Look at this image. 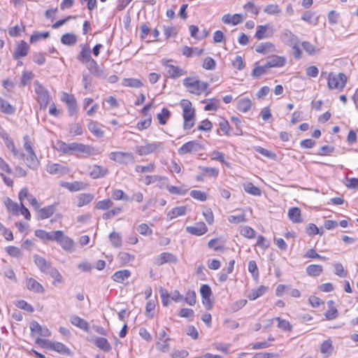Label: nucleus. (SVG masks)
Masks as SVG:
<instances>
[{
	"mask_svg": "<svg viewBox=\"0 0 358 358\" xmlns=\"http://www.w3.org/2000/svg\"><path fill=\"white\" fill-rule=\"evenodd\" d=\"M180 105L182 108L183 128L185 130H189L195 124V109L192 107V103L187 99H182Z\"/></svg>",
	"mask_w": 358,
	"mask_h": 358,
	"instance_id": "obj_1",
	"label": "nucleus"
},
{
	"mask_svg": "<svg viewBox=\"0 0 358 358\" xmlns=\"http://www.w3.org/2000/svg\"><path fill=\"white\" fill-rule=\"evenodd\" d=\"M183 85L187 91L195 95H200L203 93L208 94L207 90L208 84L206 82L199 80L196 77H188L183 80Z\"/></svg>",
	"mask_w": 358,
	"mask_h": 358,
	"instance_id": "obj_2",
	"label": "nucleus"
},
{
	"mask_svg": "<svg viewBox=\"0 0 358 358\" xmlns=\"http://www.w3.org/2000/svg\"><path fill=\"white\" fill-rule=\"evenodd\" d=\"M164 150V143L160 141L152 143L145 141L143 145L136 146V151L141 155H148L152 153L162 152Z\"/></svg>",
	"mask_w": 358,
	"mask_h": 358,
	"instance_id": "obj_3",
	"label": "nucleus"
},
{
	"mask_svg": "<svg viewBox=\"0 0 358 358\" xmlns=\"http://www.w3.org/2000/svg\"><path fill=\"white\" fill-rule=\"evenodd\" d=\"M34 86L38 102L41 108H45L51 99L48 91L38 80L34 81Z\"/></svg>",
	"mask_w": 358,
	"mask_h": 358,
	"instance_id": "obj_4",
	"label": "nucleus"
},
{
	"mask_svg": "<svg viewBox=\"0 0 358 358\" xmlns=\"http://www.w3.org/2000/svg\"><path fill=\"white\" fill-rule=\"evenodd\" d=\"M347 78L344 73H330L328 76V87L330 90H342L346 83Z\"/></svg>",
	"mask_w": 358,
	"mask_h": 358,
	"instance_id": "obj_5",
	"label": "nucleus"
},
{
	"mask_svg": "<svg viewBox=\"0 0 358 358\" xmlns=\"http://www.w3.org/2000/svg\"><path fill=\"white\" fill-rule=\"evenodd\" d=\"M55 241L62 247V248L69 253L75 250L76 243L70 237L66 236L62 230H57Z\"/></svg>",
	"mask_w": 358,
	"mask_h": 358,
	"instance_id": "obj_6",
	"label": "nucleus"
},
{
	"mask_svg": "<svg viewBox=\"0 0 358 358\" xmlns=\"http://www.w3.org/2000/svg\"><path fill=\"white\" fill-rule=\"evenodd\" d=\"M162 64L166 69V76L170 78L176 79L187 73L184 69L172 64L170 60L164 59L162 60Z\"/></svg>",
	"mask_w": 358,
	"mask_h": 358,
	"instance_id": "obj_7",
	"label": "nucleus"
},
{
	"mask_svg": "<svg viewBox=\"0 0 358 358\" xmlns=\"http://www.w3.org/2000/svg\"><path fill=\"white\" fill-rule=\"evenodd\" d=\"M109 159L122 164H129L134 162V157L131 152H112L108 155Z\"/></svg>",
	"mask_w": 358,
	"mask_h": 358,
	"instance_id": "obj_8",
	"label": "nucleus"
},
{
	"mask_svg": "<svg viewBox=\"0 0 358 358\" xmlns=\"http://www.w3.org/2000/svg\"><path fill=\"white\" fill-rule=\"evenodd\" d=\"M275 33V29L273 25L266 24L264 25H257L255 37L257 40L271 38Z\"/></svg>",
	"mask_w": 358,
	"mask_h": 358,
	"instance_id": "obj_9",
	"label": "nucleus"
},
{
	"mask_svg": "<svg viewBox=\"0 0 358 358\" xmlns=\"http://www.w3.org/2000/svg\"><path fill=\"white\" fill-rule=\"evenodd\" d=\"M280 40L282 43L289 47L299 43L298 36L287 29H283L280 31Z\"/></svg>",
	"mask_w": 358,
	"mask_h": 358,
	"instance_id": "obj_10",
	"label": "nucleus"
},
{
	"mask_svg": "<svg viewBox=\"0 0 358 358\" xmlns=\"http://www.w3.org/2000/svg\"><path fill=\"white\" fill-rule=\"evenodd\" d=\"M202 146L198 141H191L183 144L178 149V153L180 155H183L187 153L199 152Z\"/></svg>",
	"mask_w": 358,
	"mask_h": 358,
	"instance_id": "obj_11",
	"label": "nucleus"
},
{
	"mask_svg": "<svg viewBox=\"0 0 358 358\" xmlns=\"http://www.w3.org/2000/svg\"><path fill=\"white\" fill-rule=\"evenodd\" d=\"M287 63L286 57L283 56L273 55L266 61L267 66L270 68H280Z\"/></svg>",
	"mask_w": 358,
	"mask_h": 358,
	"instance_id": "obj_12",
	"label": "nucleus"
},
{
	"mask_svg": "<svg viewBox=\"0 0 358 358\" xmlns=\"http://www.w3.org/2000/svg\"><path fill=\"white\" fill-rule=\"evenodd\" d=\"M78 143H66L65 142H58L57 143V149L59 152L64 154H72L74 152H77Z\"/></svg>",
	"mask_w": 358,
	"mask_h": 358,
	"instance_id": "obj_13",
	"label": "nucleus"
},
{
	"mask_svg": "<svg viewBox=\"0 0 358 358\" xmlns=\"http://www.w3.org/2000/svg\"><path fill=\"white\" fill-rule=\"evenodd\" d=\"M255 51L258 53L266 55L276 51L275 45L271 42L260 43L255 45Z\"/></svg>",
	"mask_w": 358,
	"mask_h": 358,
	"instance_id": "obj_14",
	"label": "nucleus"
},
{
	"mask_svg": "<svg viewBox=\"0 0 358 358\" xmlns=\"http://www.w3.org/2000/svg\"><path fill=\"white\" fill-rule=\"evenodd\" d=\"M186 231L195 236H201L208 231V228L203 222H197L194 226L186 227Z\"/></svg>",
	"mask_w": 358,
	"mask_h": 358,
	"instance_id": "obj_15",
	"label": "nucleus"
},
{
	"mask_svg": "<svg viewBox=\"0 0 358 358\" xmlns=\"http://www.w3.org/2000/svg\"><path fill=\"white\" fill-rule=\"evenodd\" d=\"M57 206V203H55V204L37 209L38 217L40 220H45L50 217L55 213Z\"/></svg>",
	"mask_w": 358,
	"mask_h": 358,
	"instance_id": "obj_16",
	"label": "nucleus"
},
{
	"mask_svg": "<svg viewBox=\"0 0 358 358\" xmlns=\"http://www.w3.org/2000/svg\"><path fill=\"white\" fill-rule=\"evenodd\" d=\"M55 234H57V230L52 231H46L43 229H37L35 231V236L43 241H55L56 236H57V235H55Z\"/></svg>",
	"mask_w": 358,
	"mask_h": 358,
	"instance_id": "obj_17",
	"label": "nucleus"
},
{
	"mask_svg": "<svg viewBox=\"0 0 358 358\" xmlns=\"http://www.w3.org/2000/svg\"><path fill=\"white\" fill-rule=\"evenodd\" d=\"M77 153H81L84 155V157H90L92 155H96L99 153L97 149L90 145L83 143H79L78 145Z\"/></svg>",
	"mask_w": 358,
	"mask_h": 358,
	"instance_id": "obj_18",
	"label": "nucleus"
},
{
	"mask_svg": "<svg viewBox=\"0 0 358 358\" xmlns=\"http://www.w3.org/2000/svg\"><path fill=\"white\" fill-rule=\"evenodd\" d=\"M108 169L106 167L99 165H94L93 166L91 167L90 176L93 179H97L100 178H103L108 173Z\"/></svg>",
	"mask_w": 358,
	"mask_h": 358,
	"instance_id": "obj_19",
	"label": "nucleus"
},
{
	"mask_svg": "<svg viewBox=\"0 0 358 358\" xmlns=\"http://www.w3.org/2000/svg\"><path fill=\"white\" fill-rule=\"evenodd\" d=\"M222 21L227 24H232L233 25H237L243 21V17L241 14H234L232 15L226 14L222 16Z\"/></svg>",
	"mask_w": 358,
	"mask_h": 358,
	"instance_id": "obj_20",
	"label": "nucleus"
},
{
	"mask_svg": "<svg viewBox=\"0 0 358 358\" xmlns=\"http://www.w3.org/2000/svg\"><path fill=\"white\" fill-rule=\"evenodd\" d=\"M34 260L37 267L43 273H47L52 267L43 257L39 255H34Z\"/></svg>",
	"mask_w": 358,
	"mask_h": 358,
	"instance_id": "obj_21",
	"label": "nucleus"
},
{
	"mask_svg": "<svg viewBox=\"0 0 358 358\" xmlns=\"http://www.w3.org/2000/svg\"><path fill=\"white\" fill-rule=\"evenodd\" d=\"M84 64H85L87 69L92 74H94L98 77L104 76L103 71L99 69L98 64L94 59L91 58Z\"/></svg>",
	"mask_w": 358,
	"mask_h": 358,
	"instance_id": "obj_22",
	"label": "nucleus"
},
{
	"mask_svg": "<svg viewBox=\"0 0 358 358\" xmlns=\"http://www.w3.org/2000/svg\"><path fill=\"white\" fill-rule=\"evenodd\" d=\"M26 285L29 290L36 293H43L45 291L43 287L32 278L26 279Z\"/></svg>",
	"mask_w": 358,
	"mask_h": 358,
	"instance_id": "obj_23",
	"label": "nucleus"
},
{
	"mask_svg": "<svg viewBox=\"0 0 358 358\" xmlns=\"http://www.w3.org/2000/svg\"><path fill=\"white\" fill-rule=\"evenodd\" d=\"M91 58V50L90 47L87 45H81L80 52L77 57L78 60L80 61L82 64H85Z\"/></svg>",
	"mask_w": 358,
	"mask_h": 358,
	"instance_id": "obj_24",
	"label": "nucleus"
},
{
	"mask_svg": "<svg viewBox=\"0 0 358 358\" xmlns=\"http://www.w3.org/2000/svg\"><path fill=\"white\" fill-rule=\"evenodd\" d=\"M267 290L268 287L260 285L256 289H251L247 294V297L251 301L255 300L264 295L267 292Z\"/></svg>",
	"mask_w": 358,
	"mask_h": 358,
	"instance_id": "obj_25",
	"label": "nucleus"
},
{
	"mask_svg": "<svg viewBox=\"0 0 358 358\" xmlns=\"http://www.w3.org/2000/svg\"><path fill=\"white\" fill-rule=\"evenodd\" d=\"M30 329L31 332H36L43 337L50 336V330L47 327H41L37 322H32L30 324Z\"/></svg>",
	"mask_w": 358,
	"mask_h": 358,
	"instance_id": "obj_26",
	"label": "nucleus"
},
{
	"mask_svg": "<svg viewBox=\"0 0 358 358\" xmlns=\"http://www.w3.org/2000/svg\"><path fill=\"white\" fill-rule=\"evenodd\" d=\"M29 46L27 43L22 41L14 51V57L18 59L20 57H25L28 54Z\"/></svg>",
	"mask_w": 358,
	"mask_h": 358,
	"instance_id": "obj_27",
	"label": "nucleus"
},
{
	"mask_svg": "<svg viewBox=\"0 0 358 358\" xmlns=\"http://www.w3.org/2000/svg\"><path fill=\"white\" fill-rule=\"evenodd\" d=\"M23 160H25L27 166L33 170L37 169L39 166V162L34 152L28 153Z\"/></svg>",
	"mask_w": 358,
	"mask_h": 358,
	"instance_id": "obj_28",
	"label": "nucleus"
},
{
	"mask_svg": "<svg viewBox=\"0 0 358 358\" xmlns=\"http://www.w3.org/2000/svg\"><path fill=\"white\" fill-rule=\"evenodd\" d=\"M94 198V195L90 193L80 194L77 196V206L78 207H82L87 205L93 201Z\"/></svg>",
	"mask_w": 358,
	"mask_h": 358,
	"instance_id": "obj_29",
	"label": "nucleus"
},
{
	"mask_svg": "<svg viewBox=\"0 0 358 358\" xmlns=\"http://www.w3.org/2000/svg\"><path fill=\"white\" fill-rule=\"evenodd\" d=\"M176 257L169 252H163L160 254L157 259V263L159 265H162L167 262H176Z\"/></svg>",
	"mask_w": 358,
	"mask_h": 358,
	"instance_id": "obj_30",
	"label": "nucleus"
},
{
	"mask_svg": "<svg viewBox=\"0 0 358 358\" xmlns=\"http://www.w3.org/2000/svg\"><path fill=\"white\" fill-rule=\"evenodd\" d=\"M87 128L97 138H102L104 135V131L99 128L98 123L95 121L90 120Z\"/></svg>",
	"mask_w": 358,
	"mask_h": 358,
	"instance_id": "obj_31",
	"label": "nucleus"
},
{
	"mask_svg": "<svg viewBox=\"0 0 358 358\" xmlns=\"http://www.w3.org/2000/svg\"><path fill=\"white\" fill-rule=\"evenodd\" d=\"M320 352L323 354L325 357H329L331 355L334 350V346L332 345V341L330 338H328L322 342L320 345Z\"/></svg>",
	"mask_w": 358,
	"mask_h": 358,
	"instance_id": "obj_32",
	"label": "nucleus"
},
{
	"mask_svg": "<svg viewBox=\"0 0 358 358\" xmlns=\"http://www.w3.org/2000/svg\"><path fill=\"white\" fill-rule=\"evenodd\" d=\"M131 275V272L129 270L124 269L116 271L113 275L112 279L117 282L123 283L124 281Z\"/></svg>",
	"mask_w": 358,
	"mask_h": 358,
	"instance_id": "obj_33",
	"label": "nucleus"
},
{
	"mask_svg": "<svg viewBox=\"0 0 358 358\" xmlns=\"http://www.w3.org/2000/svg\"><path fill=\"white\" fill-rule=\"evenodd\" d=\"M71 322L72 324L79 327L81 329H83L85 331H88L89 329V324L87 321L85 320L80 318V317L77 315H73L71 317Z\"/></svg>",
	"mask_w": 358,
	"mask_h": 358,
	"instance_id": "obj_34",
	"label": "nucleus"
},
{
	"mask_svg": "<svg viewBox=\"0 0 358 358\" xmlns=\"http://www.w3.org/2000/svg\"><path fill=\"white\" fill-rule=\"evenodd\" d=\"M49 348L64 355H69L70 353L69 349L63 343L59 342H50Z\"/></svg>",
	"mask_w": 358,
	"mask_h": 358,
	"instance_id": "obj_35",
	"label": "nucleus"
},
{
	"mask_svg": "<svg viewBox=\"0 0 358 358\" xmlns=\"http://www.w3.org/2000/svg\"><path fill=\"white\" fill-rule=\"evenodd\" d=\"M289 218L294 223H300L302 222L301 216V210L299 208H292L288 211Z\"/></svg>",
	"mask_w": 358,
	"mask_h": 358,
	"instance_id": "obj_36",
	"label": "nucleus"
},
{
	"mask_svg": "<svg viewBox=\"0 0 358 358\" xmlns=\"http://www.w3.org/2000/svg\"><path fill=\"white\" fill-rule=\"evenodd\" d=\"M47 171L50 174H63L66 172V168L59 164H51L48 165Z\"/></svg>",
	"mask_w": 358,
	"mask_h": 358,
	"instance_id": "obj_37",
	"label": "nucleus"
},
{
	"mask_svg": "<svg viewBox=\"0 0 358 358\" xmlns=\"http://www.w3.org/2000/svg\"><path fill=\"white\" fill-rule=\"evenodd\" d=\"M186 210L185 206L176 207L168 213L167 217L169 220H173L178 216L184 215L186 213Z\"/></svg>",
	"mask_w": 358,
	"mask_h": 358,
	"instance_id": "obj_38",
	"label": "nucleus"
},
{
	"mask_svg": "<svg viewBox=\"0 0 358 358\" xmlns=\"http://www.w3.org/2000/svg\"><path fill=\"white\" fill-rule=\"evenodd\" d=\"M252 106V101L250 99L243 98L238 101L237 108L238 110L246 113Z\"/></svg>",
	"mask_w": 358,
	"mask_h": 358,
	"instance_id": "obj_39",
	"label": "nucleus"
},
{
	"mask_svg": "<svg viewBox=\"0 0 358 358\" xmlns=\"http://www.w3.org/2000/svg\"><path fill=\"white\" fill-rule=\"evenodd\" d=\"M322 271V266L318 264H311L306 267V273L310 276H319Z\"/></svg>",
	"mask_w": 358,
	"mask_h": 358,
	"instance_id": "obj_40",
	"label": "nucleus"
},
{
	"mask_svg": "<svg viewBox=\"0 0 358 358\" xmlns=\"http://www.w3.org/2000/svg\"><path fill=\"white\" fill-rule=\"evenodd\" d=\"M113 206V202L110 199L99 201L95 203L94 208L100 210H106Z\"/></svg>",
	"mask_w": 358,
	"mask_h": 358,
	"instance_id": "obj_41",
	"label": "nucleus"
},
{
	"mask_svg": "<svg viewBox=\"0 0 358 358\" xmlns=\"http://www.w3.org/2000/svg\"><path fill=\"white\" fill-rule=\"evenodd\" d=\"M108 238L113 247L120 248L122 246V237L118 233L113 231L109 234Z\"/></svg>",
	"mask_w": 358,
	"mask_h": 358,
	"instance_id": "obj_42",
	"label": "nucleus"
},
{
	"mask_svg": "<svg viewBox=\"0 0 358 358\" xmlns=\"http://www.w3.org/2000/svg\"><path fill=\"white\" fill-rule=\"evenodd\" d=\"M0 109L3 113L9 115L15 113V108L1 97H0Z\"/></svg>",
	"mask_w": 358,
	"mask_h": 358,
	"instance_id": "obj_43",
	"label": "nucleus"
},
{
	"mask_svg": "<svg viewBox=\"0 0 358 358\" xmlns=\"http://www.w3.org/2000/svg\"><path fill=\"white\" fill-rule=\"evenodd\" d=\"M274 320L278 322V328H280L284 331H290L292 330V325L290 324L289 321L284 320V319H281L279 317H275V318L271 320V321H270L271 323Z\"/></svg>",
	"mask_w": 358,
	"mask_h": 358,
	"instance_id": "obj_44",
	"label": "nucleus"
},
{
	"mask_svg": "<svg viewBox=\"0 0 358 358\" xmlns=\"http://www.w3.org/2000/svg\"><path fill=\"white\" fill-rule=\"evenodd\" d=\"M122 85L126 87L139 88L143 86V83L136 78H125L122 80Z\"/></svg>",
	"mask_w": 358,
	"mask_h": 358,
	"instance_id": "obj_45",
	"label": "nucleus"
},
{
	"mask_svg": "<svg viewBox=\"0 0 358 358\" xmlns=\"http://www.w3.org/2000/svg\"><path fill=\"white\" fill-rule=\"evenodd\" d=\"M171 116V112L169 110H168L166 108H164L161 113H158L157 115V117L159 120V123L160 124H166L168 120L169 119Z\"/></svg>",
	"mask_w": 358,
	"mask_h": 358,
	"instance_id": "obj_46",
	"label": "nucleus"
},
{
	"mask_svg": "<svg viewBox=\"0 0 358 358\" xmlns=\"http://www.w3.org/2000/svg\"><path fill=\"white\" fill-rule=\"evenodd\" d=\"M122 264H127L134 260L135 256L125 252H120L117 256Z\"/></svg>",
	"mask_w": 358,
	"mask_h": 358,
	"instance_id": "obj_47",
	"label": "nucleus"
},
{
	"mask_svg": "<svg viewBox=\"0 0 358 358\" xmlns=\"http://www.w3.org/2000/svg\"><path fill=\"white\" fill-rule=\"evenodd\" d=\"M244 190L253 196H260L261 195V190L259 187L255 186L251 182H248L247 184L244 185Z\"/></svg>",
	"mask_w": 358,
	"mask_h": 358,
	"instance_id": "obj_48",
	"label": "nucleus"
},
{
	"mask_svg": "<svg viewBox=\"0 0 358 358\" xmlns=\"http://www.w3.org/2000/svg\"><path fill=\"white\" fill-rule=\"evenodd\" d=\"M77 41L76 36L73 34H65L61 38V42L64 45H72Z\"/></svg>",
	"mask_w": 358,
	"mask_h": 358,
	"instance_id": "obj_49",
	"label": "nucleus"
},
{
	"mask_svg": "<svg viewBox=\"0 0 358 358\" xmlns=\"http://www.w3.org/2000/svg\"><path fill=\"white\" fill-rule=\"evenodd\" d=\"M269 69L268 66H267L266 62L263 66H258L255 67L252 72V75L255 78H259L261 76L267 73L268 69Z\"/></svg>",
	"mask_w": 358,
	"mask_h": 358,
	"instance_id": "obj_50",
	"label": "nucleus"
},
{
	"mask_svg": "<svg viewBox=\"0 0 358 358\" xmlns=\"http://www.w3.org/2000/svg\"><path fill=\"white\" fill-rule=\"evenodd\" d=\"M264 11L271 15H278L281 13L280 7L276 4H269L266 6Z\"/></svg>",
	"mask_w": 358,
	"mask_h": 358,
	"instance_id": "obj_51",
	"label": "nucleus"
},
{
	"mask_svg": "<svg viewBox=\"0 0 358 358\" xmlns=\"http://www.w3.org/2000/svg\"><path fill=\"white\" fill-rule=\"evenodd\" d=\"M96 345L100 349L103 351L108 352L111 349V346L108 341V340L105 338H99L96 341Z\"/></svg>",
	"mask_w": 358,
	"mask_h": 358,
	"instance_id": "obj_52",
	"label": "nucleus"
},
{
	"mask_svg": "<svg viewBox=\"0 0 358 358\" xmlns=\"http://www.w3.org/2000/svg\"><path fill=\"white\" fill-rule=\"evenodd\" d=\"M189 29L191 36L196 39H202L207 36V32L205 30H203L202 34L198 35L197 33L199 32V28L197 26L190 25Z\"/></svg>",
	"mask_w": 358,
	"mask_h": 358,
	"instance_id": "obj_53",
	"label": "nucleus"
},
{
	"mask_svg": "<svg viewBox=\"0 0 358 358\" xmlns=\"http://www.w3.org/2000/svg\"><path fill=\"white\" fill-rule=\"evenodd\" d=\"M112 197L115 200H124L131 201L130 197L127 196L121 189H114L112 193Z\"/></svg>",
	"mask_w": 358,
	"mask_h": 358,
	"instance_id": "obj_54",
	"label": "nucleus"
},
{
	"mask_svg": "<svg viewBox=\"0 0 358 358\" xmlns=\"http://www.w3.org/2000/svg\"><path fill=\"white\" fill-rule=\"evenodd\" d=\"M210 158L212 160L219 161L223 164L226 165L227 166H230L229 163L224 160V154L219 151H213L212 153L210 154Z\"/></svg>",
	"mask_w": 358,
	"mask_h": 358,
	"instance_id": "obj_55",
	"label": "nucleus"
},
{
	"mask_svg": "<svg viewBox=\"0 0 358 358\" xmlns=\"http://www.w3.org/2000/svg\"><path fill=\"white\" fill-rule=\"evenodd\" d=\"M66 187L71 192H77L85 188V185L82 182H73L67 183Z\"/></svg>",
	"mask_w": 358,
	"mask_h": 358,
	"instance_id": "obj_56",
	"label": "nucleus"
},
{
	"mask_svg": "<svg viewBox=\"0 0 358 358\" xmlns=\"http://www.w3.org/2000/svg\"><path fill=\"white\" fill-rule=\"evenodd\" d=\"M248 271L252 274L254 279L259 278V271L255 261L251 260L248 263Z\"/></svg>",
	"mask_w": 358,
	"mask_h": 358,
	"instance_id": "obj_57",
	"label": "nucleus"
},
{
	"mask_svg": "<svg viewBox=\"0 0 358 358\" xmlns=\"http://www.w3.org/2000/svg\"><path fill=\"white\" fill-rule=\"evenodd\" d=\"M34 74L31 71L23 72L20 80L21 85L23 87L26 86L30 83V81L34 78Z\"/></svg>",
	"mask_w": 358,
	"mask_h": 358,
	"instance_id": "obj_58",
	"label": "nucleus"
},
{
	"mask_svg": "<svg viewBox=\"0 0 358 358\" xmlns=\"http://www.w3.org/2000/svg\"><path fill=\"white\" fill-rule=\"evenodd\" d=\"M46 274H48L53 278L55 281V282L62 283L64 281L60 273L53 267H52Z\"/></svg>",
	"mask_w": 358,
	"mask_h": 358,
	"instance_id": "obj_59",
	"label": "nucleus"
},
{
	"mask_svg": "<svg viewBox=\"0 0 358 358\" xmlns=\"http://www.w3.org/2000/svg\"><path fill=\"white\" fill-rule=\"evenodd\" d=\"M69 134L73 136H79L83 134V128L78 123H74L70 125Z\"/></svg>",
	"mask_w": 358,
	"mask_h": 358,
	"instance_id": "obj_60",
	"label": "nucleus"
},
{
	"mask_svg": "<svg viewBox=\"0 0 358 358\" xmlns=\"http://www.w3.org/2000/svg\"><path fill=\"white\" fill-rule=\"evenodd\" d=\"M190 196L200 201H204L207 199L206 194L204 192H201L200 190H192L190 192Z\"/></svg>",
	"mask_w": 358,
	"mask_h": 358,
	"instance_id": "obj_61",
	"label": "nucleus"
},
{
	"mask_svg": "<svg viewBox=\"0 0 358 358\" xmlns=\"http://www.w3.org/2000/svg\"><path fill=\"white\" fill-rule=\"evenodd\" d=\"M228 221L231 223H241L246 221L245 213H241L236 215H232L228 217Z\"/></svg>",
	"mask_w": 358,
	"mask_h": 358,
	"instance_id": "obj_62",
	"label": "nucleus"
},
{
	"mask_svg": "<svg viewBox=\"0 0 358 358\" xmlns=\"http://www.w3.org/2000/svg\"><path fill=\"white\" fill-rule=\"evenodd\" d=\"M183 300L189 306H194L196 301V293L194 291H188Z\"/></svg>",
	"mask_w": 358,
	"mask_h": 358,
	"instance_id": "obj_63",
	"label": "nucleus"
},
{
	"mask_svg": "<svg viewBox=\"0 0 358 358\" xmlns=\"http://www.w3.org/2000/svg\"><path fill=\"white\" fill-rule=\"evenodd\" d=\"M4 203L9 211L12 213H17L18 211L19 206L17 203L13 201L10 198H7Z\"/></svg>",
	"mask_w": 358,
	"mask_h": 358,
	"instance_id": "obj_64",
	"label": "nucleus"
}]
</instances>
